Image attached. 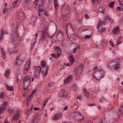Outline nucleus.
<instances>
[{
  "label": "nucleus",
  "instance_id": "f257e3e1",
  "mask_svg": "<svg viewBox=\"0 0 123 123\" xmlns=\"http://www.w3.org/2000/svg\"><path fill=\"white\" fill-rule=\"evenodd\" d=\"M48 22L44 20H41L38 30L39 32H41L40 39L42 40L46 39L48 32L47 28Z\"/></svg>",
  "mask_w": 123,
  "mask_h": 123
},
{
  "label": "nucleus",
  "instance_id": "f03ea898",
  "mask_svg": "<svg viewBox=\"0 0 123 123\" xmlns=\"http://www.w3.org/2000/svg\"><path fill=\"white\" fill-rule=\"evenodd\" d=\"M12 26L14 28V30H12L11 31V34H10V36L11 37V41H12V42L13 43L14 41H16L15 38L17 37L18 40L19 41H21L22 40L23 38L21 37H19L17 33L15 31L14 32L13 31V30H14V31H17L18 27V26L17 25H15L14 24L12 25Z\"/></svg>",
  "mask_w": 123,
  "mask_h": 123
},
{
  "label": "nucleus",
  "instance_id": "7ed1b4c3",
  "mask_svg": "<svg viewBox=\"0 0 123 123\" xmlns=\"http://www.w3.org/2000/svg\"><path fill=\"white\" fill-rule=\"evenodd\" d=\"M23 89L25 90H28L29 86L31 82V77L26 76L23 78Z\"/></svg>",
  "mask_w": 123,
  "mask_h": 123
},
{
  "label": "nucleus",
  "instance_id": "20e7f679",
  "mask_svg": "<svg viewBox=\"0 0 123 123\" xmlns=\"http://www.w3.org/2000/svg\"><path fill=\"white\" fill-rule=\"evenodd\" d=\"M105 22L102 21H100L97 23V28L98 31L99 32L104 31L105 30V29L102 28L103 24L105 25Z\"/></svg>",
  "mask_w": 123,
  "mask_h": 123
},
{
  "label": "nucleus",
  "instance_id": "39448f33",
  "mask_svg": "<svg viewBox=\"0 0 123 123\" xmlns=\"http://www.w3.org/2000/svg\"><path fill=\"white\" fill-rule=\"evenodd\" d=\"M33 68L34 70V76L37 77L40 72V67L39 66H35L33 67Z\"/></svg>",
  "mask_w": 123,
  "mask_h": 123
},
{
  "label": "nucleus",
  "instance_id": "423d86ee",
  "mask_svg": "<svg viewBox=\"0 0 123 123\" xmlns=\"http://www.w3.org/2000/svg\"><path fill=\"white\" fill-rule=\"evenodd\" d=\"M40 117V115L38 114H36L34 115L32 118L31 122L32 123H37Z\"/></svg>",
  "mask_w": 123,
  "mask_h": 123
},
{
  "label": "nucleus",
  "instance_id": "0eeeda50",
  "mask_svg": "<svg viewBox=\"0 0 123 123\" xmlns=\"http://www.w3.org/2000/svg\"><path fill=\"white\" fill-rule=\"evenodd\" d=\"M59 96L63 98H66L67 96V92L64 89L62 90L59 93Z\"/></svg>",
  "mask_w": 123,
  "mask_h": 123
},
{
  "label": "nucleus",
  "instance_id": "6e6552de",
  "mask_svg": "<svg viewBox=\"0 0 123 123\" xmlns=\"http://www.w3.org/2000/svg\"><path fill=\"white\" fill-rule=\"evenodd\" d=\"M108 43V41L105 40H103L99 44L98 47L100 48H103L106 46Z\"/></svg>",
  "mask_w": 123,
  "mask_h": 123
},
{
  "label": "nucleus",
  "instance_id": "1a4fd4ad",
  "mask_svg": "<svg viewBox=\"0 0 123 123\" xmlns=\"http://www.w3.org/2000/svg\"><path fill=\"white\" fill-rule=\"evenodd\" d=\"M35 93V90L31 92V95L29 96L27 98V105L28 106L29 105V103L31 101V99L32 98L33 95Z\"/></svg>",
  "mask_w": 123,
  "mask_h": 123
},
{
  "label": "nucleus",
  "instance_id": "9d476101",
  "mask_svg": "<svg viewBox=\"0 0 123 123\" xmlns=\"http://www.w3.org/2000/svg\"><path fill=\"white\" fill-rule=\"evenodd\" d=\"M6 103L4 102L1 106L0 107V114L2 113L6 109Z\"/></svg>",
  "mask_w": 123,
  "mask_h": 123
},
{
  "label": "nucleus",
  "instance_id": "9b49d317",
  "mask_svg": "<svg viewBox=\"0 0 123 123\" xmlns=\"http://www.w3.org/2000/svg\"><path fill=\"white\" fill-rule=\"evenodd\" d=\"M31 61L30 60H27L24 66V69L25 70H27L29 67V65Z\"/></svg>",
  "mask_w": 123,
  "mask_h": 123
},
{
  "label": "nucleus",
  "instance_id": "f8f14e48",
  "mask_svg": "<svg viewBox=\"0 0 123 123\" xmlns=\"http://www.w3.org/2000/svg\"><path fill=\"white\" fill-rule=\"evenodd\" d=\"M20 115L19 111L18 110L16 111V113L15 114L12 120V121H14L18 120Z\"/></svg>",
  "mask_w": 123,
  "mask_h": 123
},
{
  "label": "nucleus",
  "instance_id": "ddd939ff",
  "mask_svg": "<svg viewBox=\"0 0 123 123\" xmlns=\"http://www.w3.org/2000/svg\"><path fill=\"white\" fill-rule=\"evenodd\" d=\"M72 75L68 76L67 78H66L65 80H64L63 84L66 85L69 83L72 80Z\"/></svg>",
  "mask_w": 123,
  "mask_h": 123
},
{
  "label": "nucleus",
  "instance_id": "4468645a",
  "mask_svg": "<svg viewBox=\"0 0 123 123\" xmlns=\"http://www.w3.org/2000/svg\"><path fill=\"white\" fill-rule=\"evenodd\" d=\"M62 114L60 113H58L55 114L53 117L52 120L54 121H57L61 117Z\"/></svg>",
  "mask_w": 123,
  "mask_h": 123
},
{
  "label": "nucleus",
  "instance_id": "2eb2a0df",
  "mask_svg": "<svg viewBox=\"0 0 123 123\" xmlns=\"http://www.w3.org/2000/svg\"><path fill=\"white\" fill-rule=\"evenodd\" d=\"M111 64L112 66L115 67V69L116 70L117 69L120 67V64L119 62H113L111 63Z\"/></svg>",
  "mask_w": 123,
  "mask_h": 123
},
{
  "label": "nucleus",
  "instance_id": "dca6fc26",
  "mask_svg": "<svg viewBox=\"0 0 123 123\" xmlns=\"http://www.w3.org/2000/svg\"><path fill=\"white\" fill-rule=\"evenodd\" d=\"M22 62L20 60L17 58L15 60L14 65L16 66H18L20 65Z\"/></svg>",
  "mask_w": 123,
  "mask_h": 123
},
{
  "label": "nucleus",
  "instance_id": "f3484780",
  "mask_svg": "<svg viewBox=\"0 0 123 123\" xmlns=\"http://www.w3.org/2000/svg\"><path fill=\"white\" fill-rule=\"evenodd\" d=\"M55 50L57 51V57L60 56L61 53V50L60 48L59 47L57 46L55 48Z\"/></svg>",
  "mask_w": 123,
  "mask_h": 123
},
{
  "label": "nucleus",
  "instance_id": "a211bd4d",
  "mask_svg": "<svg viewBox=\"0 0 123 123\" xmlns=\"http://www.w3.org/2000/svg\"><path fill=\"white\" fill-rule=\"evenodd\" d=\"M25 57V54H23L19 55L17 58L22 62L24 60Z\"/></svg>",
  "mask_w": 123,
  "mask_h": 123
},
{
  "label": "nucleus",
  "instance_id": "6ab92c4d",
  "mask_svg": "<svg viewBox=\"0 0 123 123\" xmlns=\"http://www.w3.org/2000/svg\"><path fill=\"white\" fill-rule=\"evenodd\" d=\"M120 32L118 26L115 27L113 30V32L115 34H117Z\"/></svg>",
  "mask_w": 123,
  "mask_h": 123
},
{
  "label": "nucleus",
  "instance_id": "aec40b11",
  "mask_svg": "<svg viewBox=\"0 0 123 123\" xmlns=\"http://www.w3.org/2000/svg\"><path fill=\"white\" fill-rule=\"evenodd\" d=\"M83 69V66H80L78 67L76 71V73L80 74L82 72V71Z\"/></svg>",
  "mask_w": 123,
  "mask_h": 123
},
{
  "label": "nucleus",
  "instance_id": "412c9836",
  "mask_svg": "<svg viewBox=\"0 0 123 123\" xmlns=\"http://www.w3.org/2000/svg\"><path fill=\"white\" fill-rule=\"evenodd\" d=\"M17 13H18V14L17 15V16L18 17V16L21 17L22 18H24L25 17L24 16V13L22 11H17Z\"/></svg>",
  "mask_w": 123,
  "mask_h": 123
},
{
  "label": "nucleus",
  "instance_id": "4be33fe9",
  "mask_svg": "<svg viewBox=\"0 0 123 123\" xmlns=\"http://www.w3.org/2000/svg\"><path fill=\"white\" fill-rule=\"evenodd\" d=\"M69 60L71 63V64L72 65L74 63L75 61L73 55H70L69 56Z\"/></svg>",
  "mask_w": 123,
  "mask_h": 123
},
{
  "label": "nucleus",
  "instance_id": "5701e85b",
  "mask_svg": "<svg viewBox=\"0 0 123 123\" xmlns=\"http://www.w3.org/2000/svg\"><path fill=\"white\" fill-rule=\"evenodd\" d=\"M104 75L103 74L99 73V75L97 76V77L98 79L96 78L95 77L94 78L97 80H100L101 79L104 77Z\"/></svg>",
  "mask_w": 123,
  "mask_h": 123
},
{
  "label": "nucleus",
  "instance_id": "b1692460",
  "mask_svg": "<svg viewBox=\"0 0 123 123\" xmlns=\"http://www.w3.org/2000/svg\"><path fill=\"white\" fill-rule=\"evenodd\" d=\"M5 86L6 89L7 90L10 91H12L14 90V87L13 86H8L7 84L5 85Z\"/></svg>",
  "mask_w": 123,
  "mask_h": 123
},
{
  "label": "nucleus",
  "instance_id": "393cba45",
  "mask_svg": "<svg viewBox=\"0 0 123 123\" xmlns=\"http://www.w3.org/2000/svg\"><path fill=\"white\" fill-rule=\"evenodd\" d=\"M38 35L37 34H36L35 35L33 36V40L31 42V44L33 45L35 43V42L37 38V37Z\"/></svg>",
  "mask_w": 123,
  "mask_h": 123
},
{
  "label": "nucleus",
  "instance_id": "a878e982",
  "mask_svg": "<svg viewBox=\"0 0 123 123\" xmlns=\"http://www.w3.org/2000/svg\"><path fill=\"white\" fill-rule=\"evenodd\" d=\"M84 93L85 96L88 98H89V92L87 91L86 89L85 88L83 89Z\"/></svg>",
  "mask_w": 123,
  "mask_h": 123
},
{
  "label": "nucleus",
  "instance_id": "bb28decb",
  "mask_svg": "<svg viewBox=\"0 0 123 123\" xmlns=\"http://www.w3.org/2000/svg\"><path fill=\"white\" fill-rule=\"evenodd\" d=\"M10 73V71L9 70H8L5 72L4 73V75L6 78H8Z\"/></svg>",
  "mask_w": 123,
  "mask_h": 123
},
{
  "label": "nucleus",
  "instance_id": "cd10ccee",
  "mask_svg": "<svg viewBox=\"0 0 123 123\" xmlns=\"http://www.w3.org/2000/svg\"><path fill=\"white\" fill-rule=\"evenodd\" d=\"M30 18L31 21L33 23H34L36 20L37 17L35 16H33L31 17Z\"/></svg>",
  "mask_w": 123,
  "mask_h": 123
},
{
  "label": "nucleus",
  "instance_id": "c85d7f7f",
  "mask_svg": "<svg viewBox=\"0 0 123 123\" xmlns=\"http://www.w3.org/2000/svg\"><path fill=\"white\" fill-rule=\"evenodd\" d=\"M105 10V8L102 7H100L98 9V11L99 12L104 13Z\"/></svg>",
  "mask_w": 123,
  "mask_h": 123
},
{
  "label": "nucleus",
  "instance_id": "c756f323",
  "mask_svg": "<svg viewBox=\"0 0 123 123\" xmlns=\"http://www.w3.org/2000/svg\"><path fill=\"white\" fill-rule=\"evenodd\" d=\"M1 53L2 57L3 59H5L6 58L5 53L2 48L1 49Z\"/></svg>",
  "mask_w": 123,
  "mask_h": 123
},
{
  "label": "nucleus",
  "instance_id": "7c9ffc66",
  "mask_svg": "<svg viewBox=\"0 0 123 123\" xmlns=\"http://www.w3.org/2000/svg\"><path fill=\"white\" fill-rule=\"evenodd\" d=\"M5 32V30H2L1 33L0 34V40H2L3 38L4 34Z\"/></svg>",
  "mask_w": 123,
  "mask_h": 123
},
{
  "label": "nucleus",
  "instance_id": "2f4dec72",
  "mask_svg": "<svg viewBox=\"0 0 123 123\" xmlns=\"http://www.w3.org/2000/svg\"><path fill=\"white\" fill-rule=\"evenodd\" d=\"M39 4L40 6L43 5L44 3V0H39Z\"/></svg>",
  "mask_w": 123,
  "mask_h": 123
},
{
  "label": "nucleus",
  "instance_id": "473e14b6",
  "mask_svg": "<svg viewBox=\"0 0 123 123\" xmlns=\"http://www.w3.org/2000/svg\"><path fill=\"white\" fill-rule=\"evenodd\" d=\"M93 71H95L93 73V76L95 78V74L96 73V71L98 70V68L97 67H94L93 69Z\"/></svg>",
  "mask_w": 123,
  "mask_h": 123
},
{
  "label": "nucleus",
  "instance_id": "72a5a7b5",
  "mask_svg": "<svg viewBox=\"0 0 123 123\" xmlns=\"http://www.w3.org/2000/svg\"><path fill=\"white\" fill-rule=\"evenodd\" d=\"M9 11L10 9L9 8L5 7V8L3 11V13H4L6 12L7 13H8L9 12Z\"/></svg>",
  "mask_w": 123,
  "mask_h": 123
},
{
  "label": "nucleus",
  "instance_id": "f704fd0d",
  "mask_svg": "<svg viewBox=\"0 0 123 123\" xmlns=\"http://www.w3.org/2000/svg\"><path fill=\"white\" fill-rule=\"evenodd\" d=\"M80 49V46H76L74 49L73 50V52H76L77 50H79Z\"/></svg>",
  "mask_w": 123,
  "mask_h": 123
},
{
  "label": "nucleus",
  "instance_id": "c9c22d12",
  "mask_svg": "<svg viewBox=\"0 0 123 123\" xmlns=\"http://www.w3.org/2000/svg\"><path fill=\"white\" fill-rule=\"evenodd\" d=\"M46 65V63L45 61H43L41 62V65L42 67H44Z\"/></svg>",
  "mask_w": 123,
  "mask_h": 123
},
{
  "label": "nucleus",
  "instance_id": "e433bc0d",
  "mask_svg": "<svg viewBox=\"0 0 123 123\" xmlns=\"http://www.w3.org/2000/svg\"><path fill=\"white\" fill-rule=\"evenodd\" d=\"M48 66H46V69L45 72L43 74V75L44 76H45L47 75V73L48 71Z\"/></svg>",
  "mask_w": 123,
  "mask_h": 123
},
{
  "label": "nucleus",
  "instance_id": "4c0bfd02",
  "mask_svg": "<svg viewBox=\"0 0 123 123\" xmlns=\"http://www.w3.org/2000/svg\"><path fill=\"white\" fill-rule=\"evenodd\" d=\"M18 51V49L17 48L14 47L12 49V52L15 53H17Z\"/></svg>",
  "mask_w": 123,
  "mask_h": 123
},
{
  "label": "nucleus",
  "instance_id": "58836bf2",
  "mask_svg": "<svg viewBox=\"0 0 123 123\" xmlns=\"http://www.w3.org/2000/svg\"><path fill=\"white\" fill-rule=\"evenodd\" d=\"M5 94L4 93L2 92L0 93V99H3L4 97Z\"/></svg>",
  "mask_w": 123,
  "mask_h": 123
},
{
  "label": "nucleus",
  "instance_id": "ea45409f",
  "mask_svg": "<svg viewBox=\"0 0 123 123\" xmlns=\"http://www.w3.org/2000/svg\"><path fill=\"white\" fill-rule=\"evenodd\" d=\"M122 40L121 39V38L120 37H119L118 38L117 41V43L118 44H120Z\"/></svg>",
  "mask_w": 123,
  "mask_h": 123
},
{
  "label": "nucleus",
  "instance_id": "a19ab883",
  "mask_svg": "<svg viewBox=\"0 0 123 123\" xmlns=\"http://www.w3.org/2000/svg\"><path fill=\"white\" fill-rule=\"evenodd\" d=\"M77 88V87L76 85H74L73 86V89L74 91H75L76 90Z\"/></svg>",
  "mask_w": 123,
  "mask_h": 123
},
{
  "label": "nucleus",
  "instance_id": "79ce46f5",
  "mask_svg": "<svg viewBox=\"0 0 123 123\" xmlns=\"http://www.w3.org/2000/svg\"><path fill=\"white\" fill-rule=\"evenodd\" d=\"M114 2H112L110 3L109 4V6L110 7H113L114 5Z\"/></svg>",
  "mask_w": 123,
  "mask_h": 123
},
{
  "label": "nucleus",
  "instance_id": "37998d69",
  "mask_svg": "<svg viewBox=\"0 0 123 123\" xmlns=\"http://www.w3.org/2000/svg\"><path fill=\"white\" fill-rule=\"evenodd\" d=\"M48 100L47 99L44 102V103H43V107H44L45 106V105L46 104H47V102H48Z\"/></svg>",
  "mask_w": 123,
  "mask_h": 123
},
{
  "label": "nucleus",
  "instance_id": "c03bdc74",
  "mask_svg": "<svg viewBox=\"0 0 123 123\" xmlns=\"http://www.w3.org/2000/svg\"><path fill=\"white\" fill-rule=\"evenodd\" d=\"M21 79H19V80L18 79V77H17V82H18V81H22V79H23V77L22 76H21Z\"/></svg>",
  "mask_w": 123,
  "mask_h": 123
},
{
  "label": "nucleus",
  "instance_id": "a18cd8bd",
  "mask_svg": "<svg viewBox=\"0 0 123 123\" xmlns=\"http://www.w3.org/2000/svg\"><path fill=\"white\" fill-rule=\"evenodd\" d=\"M31 109H29V110H28L27 111V113H26V114L27 115H28L29 114H30V113L31 112Z\"/></svg>",
  "mask_w": 123,
  "mask_h": 123
},
{
  "label": "nucleus",
  "instance_id": "49530a36",
  "mask_svg": "<svg viewBox=\"0 0 123 123\" xmlns=\"http://www.w3.org/2000/svg\"><path fill=\"white\" fill-rule=\"evenodd\" d=\"M54 35V34H53L52 36H51L49 34H48V35L47 36H48V37L49 38V39H51L52 37Z\"/></svg>",
  "mask_w": 123,
  "mask_h": 123
},
{
  "label": "nucleus",
  "instance_id": "de8ad7c7",
  "mask_svg": "<svg viewBox=\"0 0 123 123\" xmlns=\"http://www.w3.org/2000/svg\"><path fill=\"white\" fill-rule=\"evenodd\" d=\"M82 98L80 96L78 95L76 99H78L80 100Z\"/></svg>",
  "mask_w": 123,
  "mask_h": 123
},
{
  "label": "nucleus",
  "instance_id": "09e8293b",
  "mask_svg": "<svg viewBox=\"0 0 123 123\" xmlns=\"http://www.w3.org/2000/svg\"><path fill=\"white\" fill-rule=\"evenodd\" d=\"M51 56L53 58H56V55L54 53H52L51 54Z\"/></svg>",
  "mask_w": 123,
  "mask_h": 123
},
{
  "label": "nucleus",
  "instance_id": "8fccbe9b",
  "mask_svg": "<svg viewBox=\"0 0 123 123\" xmlns=\"http://www.w3.org/2000/svg\"><path fill=\"white\" fill-rule=\"evenodd\" d=\"M104 100V98H102L100 100V102L101 103L103 102Z\"/></svg>",
  "mask_w": 123,
  "mask_h": 123
},
{
  "label": "nucleus",
  "instance_id": "3c124183",
  "mask_svg": "<svg viewBox=\"0 0 123 123\" xmlns=\"http://www.w3.org/2000/svg\"><path fill=\"white\" fill-rule=\"evenodd\" d=\"M110 44H111V46L113 47H114V44L113 43V42H112L111 41H110Z\"/></svg>",
  "mask_w": 123,
  "mask_h": 123
},
{
  "label": "nucleus",
  "instance_id": "603ef678",
  "mask_svg": "<svg viewBox=\"0 0 123 123\" xmlns=\"http://www.w3.org/2000/svg\"><path fill=\"white\" fill-rule=\"evenodd\" d=\"M90 37V35H86L84 38L85 39H86L87 38H89Z\"/></svg>",
  "mask_w": 123,
  "mask_h": 123
},
{
  "label": "nucleus",
  "instance_id": "864d4df0",
  "mask_svg": "<svg viewBox=\"0 0 123 123\" xmlns=\"http://www.w3.org/2000/svg\"><path fill=\"white\" fill-rule=\"evenodd\" d=\"M54 84V83L53 82H51L49 83V85L48 86H52Z\"/></svg>",
  "mask_w": 123,
  "mask_h": 123
},
{
  "label": "nucleus",
  "instance_id": "5fc2aeb1",
  "mask_svg": "<svg viewBox=\"0 0 123 123\" xmlns=\"http://www.w3.org/2000/svg\"><path fill=\"white\" fill-rule=\"evenodd\" d=\"M120 109L119 110V112H120V113H121V114H123V109H121V110L123 111L122 112H120Z\"/></svg>",
  "mask_w": 123,
  "mask_h": 123
},
{
  "label": "nucleus",
  "instance_id": "6e6d98bb",
  "mask_svg": "<svg viewBox=\"0 0 123 123\" xmlns=\"http://www.w3.org/2000/svg\"><path fill=\"white\" fill-rule=\"evenodd\" d=\"M116 9H118L119 10H121V7H117L116 8Z\"/></svg>",
  "mask_w": 123,
  "mask_h": 123
},
{
  "label": "nucleus",
  "instance_id": "4d7b16f0",
  "mask_svg": "<svg viewBox=\"0 0 123 123\" xmlns=\"http://www.w3.org/2000/svg\"><path fill=\"white\" fill-rule=\"evenodd\" d=\"M34 109L35 111L38 110H39V108H37L36 107H35L34 108Z\"/></svg>",
  "mask_w": 123,
  "mask_h": 123
},
{
  "label": "nucleus",
  "instance_id": "13d9d810",
  "mask_svg": "<svg viewBox=\"0 0 123 123\" xmlns=\"http://www.w3.org/2000/svg\"><path fill=\"white\" fill-rule=\"evenodd\" d=\"M86 18H89V17L88 16V15L87 14H86L85 15Z\"/></svg>",
  "mask_w": 123,
  "mask_h": 123
},
{
  "label": "nucleus",
  "instance_id": "bf43d9fd",
  "mask_svg": "<svg viewBox=\"0 0 123 123\" xmlns=\"http://www.w3.org/2000/svg\"><path fill=\"white\" fill-rule=\"evenodd\" d=\"M44 15L46 16H49V15L47 14L46 12H44Z\"/></svg>",
  "mask_w": 123,
  "mask_h": 123
},
{
  "label": "nucleus",
  "instance_id": "052dcab7",
  "mask_svg": "<svg viewBox=\"0 0 123 123\" xmlns=\"http://www.w3.org/2000/svg\"><path fill=\"white\" fill-rule=\"evenodd\" d=\"M9 113H10V114H11L12 113L13 111H12V110L10 109L9 111Z\"/></svg>",
  "mask_w": 123,
  "mask_h": 123
},
{
  "label": "nucleus",
  "instance_id": "680f3d73",
  "mask_svg": "<svg viewBox=\"0 0 123 123\" xmlns=\"http://www.w3.org/2000/svg\"><path fill=\"white\" fill-rule=\"evenodd\" d=\"M97 0H92V4H94L96 2V1Z\"/></svg>",
  "mask_w": 123,
  "mask_h": 123
},
{
  "label": "nucleus",
  "instance_id": "e2e57ef3",
  "mask_svg": "<svg viewBox=\"0 0 123 123\" xmlns=\"http://www.w3.org/2000/svg\"><path fill=\"white\" fill-rule=\"evenodd\" d=\"M68 106L67 105L64 108V110H66L67 109Z\"/></svg>",
  "mask_w": 123,
  "mask_h": 123
},
{
  "label": "nucleus",
  "instance_id": "0e129e2a",
  "mask_svg": "<svg viewBox=\"0 0 123 123\" xmlns=\"http://www.w3.org/2000/svg\"><path fill=\"white\" fill-rule=\"evenodd\" d=\"M17 0H16V1H15L13 3V5L14 6V4H16L17 2Z\"/></svg>",
  "mask_w": 123,
  "mask_h": 123
},
{
  "label": "nucleus",
  "instance_id": "69168bd1",
  "mask_svg": "<svg viewBox=\"0 0 123 123\" xmlns=\"http://www.w3.org/2000/svg\"><path fill=\"white\" fill-rule=\"evenodd\" d=\"M43 11V10L42 9H39L38 10V12H42Z\"/></svg>",
  "mask_w": 123,
  "mask_h": 123
},
{
  "label": "nucleus",
  "instance_id": "338daca9",
  "mask_svg": "<svg viewBox=\"0 0 123 123\" xmlns=\"http://www.w3.org/2000/svg\"><path fill=\"white\" fill-rule=\"evenodd\" d=\"M31 1V0H26V3H28L29 2H30Z\"/></svg>",
  "mask_w": 123,
  "mask_h": 123
},
{
  "label": "nucleus",
  "instance_id": "774afa93",
  "mask_svg": "<svg viewBox=\"0 0 123 123\" xmlns=\"http://www.w3.org/2000/svg\"><path fill=\"white\" fill-rule=\"evenodd\" d=\"M123 109V105H122V106H121V107H120V112H122L123 111L121 110V109Z\"/></svg>",
  "mask_w": 123,
  "mask_h": 123
}]
</instances>
